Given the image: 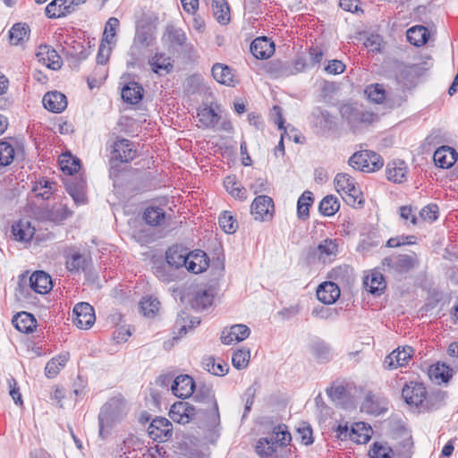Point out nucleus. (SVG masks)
I'll return each instance as SVG.
<instances>
[{"label":"nucleus","mask_w":458,"mask_h":458,"mask_svg":"<svg viewBox=\"0 0 458 458\" xmlns=\"http://www.w3.org/2000/svg\"><path fill=\"white\" fill-rule=\"evenodd\" d=\"M402 395L407 404L416 407L420 412H428L437 410L442 405L440 393H428L422 383L410 382L406 384Z\"/></svg>","instance_id":"f257e3e1"},{"label":"nucleus","mask_w":458,"mask_h":458,"mask_svg":"<svg viewBox=\"0 0 458 458\" xmlns=\"http://www.w3.org/2000/svg\"><path fill=\"white\" fill-rule=\"evenodd\" d=\"M193 398L196 402L201 403L204 407L199 408V411L210 428H216L220 424V413L218 404L212 386L199 384L196 385Z\"/></svg>","instance_id":"f03ea898"},{"label":"nucleus","mask_w":458,"mask_h":458,"mask_svg":"<svg viewBox=\"0 0 458 458\" xmlns=\"http://www.w3.org/2000/svg\"><path fill=\"white\" fill-rule=\"evenodd\" d=\"M292 437L284 424L277 425L274 428L269 437H261L255 446L257 454L264 458H273L278 451V448L286 446Z\"/></svg>","instance_id":"7ed1b4c3"},{"label":"nucleus","mask_w":458,"mask_h":458,"mask_svg":"<svg viewBox=\"0 0 458 458\" xmlns=\"http://www.w3.org/2000/svg\"><path fill=\"white\" fill-rule=\"evenodd\" d=\"M125 402L122 396L109 399L98 414L99 436L105 438L110 428L125 414Z\"/></svg>","instance_id":"20e7f679"},{"label":"nucleus","mask_w":458,"mask_h":458,"mask_svg":"<svg viewBox=\"0 0 458 458\" xmlns=\"http://www.w3.org/2000/svg\"><path fill=\"white\" fill-rule=\"evenodd\" d=\"M335 187L349 206L355 207L363 203L362 192L355 180L345 173H339L335 175Z\"/></svg>","instance_id":"39448f33"},{"label":"nucleus","mask_w":458,"mask_h":458,"mask_svg":"<svg viewBox=\"0 0 458 458\" xmlns=\"http://www.w3.org/2000/svg\"><path fill=\"white\" fill-rule=\"evenodd\" d=\"M419 265V259L415 252L411 254H393L382 260L383 270L393 275H403Z\"/></svg>","instance_id":"423d86ee"},{"label":"nucleus","mask_w":458,"mask_h":458,"mask_svg":"<svg viewBox=\"0 0 458 458\" xmlns=\"http://www.w3.org/2000/svg\"><path fill=\"white\" fill-rule=\"evenodd\" d=\"M340 114L347 122L352 130L356 131L362 125H369L374 122V113L366 110L357 104H344L340 107Z\"/></svg>","instance_id":"0eeeda50"},{"label":"nucleus","mask_w":458,"mask_h":458,"mask_svg":"<svg viewBox=\"0 0 458 458\" xmlns=\"http://www.w3.org/2000/svg\"><path fill=\"white\" fill-rule=\"evenodd\" d=\"M349 165L355 170L372 173L379 170L383 165V158L377 153L371 150L355 152L348 161Z\"/></svg>","instance_id":"6e6552de"},{"label":"nucleus","mask_w":458,"mask_h":458,"mask_svg":"<svg viewBox=\"0 0 458 458\" xmlns=\"http://www.w3.org/2000/svg\"><path fill=\"white\" fill-rule=\"evenodd\" d=\"M148 433L154 441L163 443L172 437L173 425L167 419L157 417L150 422Z\"/></svg>","instance_id":"1a4fd4ad"},{"label":"nucleus","mask_w":458,"mask_h":458,"mask_svg":"<svg viewBox=\"0 0 458 458\" xmlns=\"http://www.w3.org/2000/svg\"><path fill=\"white\" fill-rule=\"evenodd\" d=\"M274 202L267 195H259L254 199L250 206V213L255 220L267 221L272 219Z\"/></svg>","instance_id":"9d476101"},{"label":"nucleus","mask_w":458,"mask_h":458,"mask_svg":"<svg viewBox=\"0 0 458 458\" xmlns=\"http://www.w3.org/2000/svg\"><path fill=\"white\" fill-rule=\"evenodd\" d=\"M73 321L77 327L88 329L92 327L96 320L93 307L88 302L77 303L73 308Z\"/></svg>","instance_id":"9b49d317"},{"label":"nucleus","mask_w":458,"mask_h":458,"mask_svg":"<svg viewBox=\"0 0 458 458\" xmlns=\"http://www.w3.org/2000/svg\"><path fill=\"white\" fill-rule=\"evenodd\" d=\"M414 350L411 346L397 348L388 354L384 360V367L387 369H396L403 367L411 360Z\"/></svg>","instance_id":"f8f14e48"},{"label":"nucleus","mask_w":458,"mask_h":458,"mask_svg":"<svg viewBox=\"0 0 458 458\" xmlns=\"http://www.w3.org/2000/svg\"><path fill=\"white\" fill-rule=\"evenodd\" d=\"M198 412H199L198 411ZM197 414V410L187 402L174 403L169 411L170 418L180 424H186L190 422Z\"/></svg>","instance_id":"ddd939ff"},{"label":"nucleus","mask_w":458,"mask_h":458,"mask_svg":"<svg viewBox=\"0 0 458 458\" xmlns=\"http://www.w3.org/2000/svg\"><path fill=\"white\" fill-rule=\"evenodd\" d=\"M112 157L117 161L128 163L136 157V148L131 140L118 139L112 146Z\"/></svg>","instance_id":"4468645a"},{"label":"nucleus","mask_w":458,"mask_h":458,"mask_svg":"<svg viewBox=\"0 0 458 458\" xmlns=\"http://www.w3.org/2000/svg\"><path fill=\"white\" fill-rule=\"evenodd\" d=\"M250 329L244 324H236L225 327L221 334V342L224 344H233L249 337Z\"/></svg>","instance_id":"2eb2a0df"},{"label":"nucleus","mask_w":458,"mask_h":458,"mask_svg":"<svg viewBox=\"0 0 458 458\" xmlns=\"http://www.w3.org/2000/svg\"><path fill=\"white\" fill-rule=\"evenodd\" d=\"M65 267L72 274H78L85 270L87 258L76 248H68L64 250Z\"/></svg>","instance_id":"dca6fc26"},{"label":"nucleus","mask_w":458,"mask_h":458,"mask_svg":"<svg viewBox=\"0 0 458 458\" xmlns=\"http://www.w3.org/2000/svg\"><path fill=\"white\" fill-rule=\"evenodd\" d=\"M196 384L189 375H180L176 377L171 386L173 394L179 398H188L194 393Z\"/></svg>","instance_id":"f3484780"},{"label":"nucleus","mask_w":458,"mask_h":458,"mask_svg":"<svg viewBox=\"0 0 458 458\" xmlns=\"http://www.w3.org/2000/svg\"><path fill=\"white\" fill-rule=\"evenodd\" d=\"M314 255L322 263L331 262L338 254L336 239H325L314 250Z\"/></svg>","instance_id":"a211bd4d"},{"label":"nucleus","mask_w":458,"mask_h":458,"mask_svg":"<svg viewBox=\"0 0 458 458\" xmlns=\"http://www.w3.org/2000/svg\"><path fill=\"white\" fill-rule=\"evenodd\" d=\"M36 56L39 63L47 68L57 71L62 67V58L57 52L49 46H39Z\"/></svg>","instance_id":"6ab92c4d"},{"label":"nucleus","mask_w":458,"mask_h":458,"mask_svg":"<svg viewBox=\"0 0 458 458\" xmlns=\"http://www.w3.org/2000/svg\"><path fill=\"white\" fill-rule=\"evenodd\" d=\"M148 63L151 71L159 76L168 74L174 68L172 58L165 53L157 52Z\"/></svg>","instance_id":"aec40b11"},{"label":"nucleus","mask_w":458,"mask_h":458,"mask_svg":"<svg viewBox=\"0 0 458 458\" xmlns=\"http://www.w3.org/2000/svg\"><path fill=\"white\" fill-rule=\"evenodd\" d=\"M35 226L28 219H21L12 225V233L17 242H30L35 234Z\"/></svg>","instance_id":"412c9836"},{"label":"nucleus","mask_w":458,"mask_h":458,"mask_svg":"<svg viewBox=\"0 0 458 458\" xmlns=\"http://www.w3.org/2000/svg\"><path fill=\"white\" fill-rule=\"evenodd\" d=\"M250 52L258 59H267L275 52L274 42L267 37L257 38L251 42Z\"/></svg>","instance_id":"4be33fe9"},{"label":"nucleus","mask_w":458,"mask_h":458,"mask_svg":"<svg viewBox=\"0 0 458 458\" xmlns=\"http://www.w3.org/2000/svg\"><path fill=\"white\" fill-rule=\"evenodd\" d=\"M46 109L59 114L67 107V99L64 94L59 91H50L44 95L42 99Z\"/></svg>","instance_id":"5701e85b"},{"label":"nucleus","mask_w":458,"mask_h":458,"mask_svg":"<svg viewBox=\"0 0 458 458\" xmlns=\"http://www.w3.org/2000/svg\"><path fill=\"white\" fill-rule=\"evenodd\" d=\"M317 297L325 304H333L340 297V289L335 283L324 282L318 287Z\"/></svg>","instance_id":"b1692460"},{"label":"nucleus","mask_w":458,"mask_h":458,"mask_svg":"<svg viewBox=\"0 0 458 458\" xmlns=\"http://www.w3.org/2000/svg\"><path fill=\"white\" fill-rule=\"evenodd\" d=\"M433 159L438 167L449 168L455 163L457 152L449 146H442L435 151Z\"/></svg>","instance_id":"393cba45"},{"label":"nucleus","mask_w":458,"mask_h":458,"mask_svg":"<svg viewBox=\"0 0 458 458\" xmlns=\"http://www.w3.org/2000/svg\"><path fill=\"white\" fill-rule=\"evenodd\" d=\"M30 288L38 293L45 294L52 289V280L44 271H35L29 278Z\"/></svg>","instance_id":"a878e982"},{"label":"nucleus","mask_w":458,"mask_h":458,"mask_svg":"<svg viewBox=\"0 0 458 458\" xmlns=\"http://www.w3.org/2000/svg\"><path fill=\"white\" fill-rule=\"evenodd\" d=\"M408 168L406 164L401 160L389 162L386 168V174L388 181L394 183H402L406 180Z\"/></svg>","instance_id":"bb28decb"},{"label":"nucleus","mask_w":458,"mask_h":458,"mask_svg":"<svg viewBox=\"0 0 458 458\" xmlns=\"http://www.w3.org/2000/svg\"><path fill=\"white\" fill-rule=\"evenodd\" d=\"M208 267V259L202 250L189 252L186 268L194 274L205 271Z\"/></svg>","instance_id":"cd10ccee"},{"label":"nucleus","mask_w":458,"mask_h":458,"mask_svg":"<svg viewBox=\"0 0 458 458\" xmlns=\"http://www.w3.org/2000/svg\"><path fill=\"white\" fill-rule=\"evenodd\" d=\"M13 327L20 332L30 334L37 327V320L33 315L22 311L15 315L12 320Z\"/></svg>","instance_id":"c85d7f7f"},{"label":"nucleus","mask_w":458,"mask_h":458,"mask_svg":"<svg viewBox=\"0 0 458 458\" xmlns=\"http://www.w3.org/2000/svg\"><path fill=\"white\" fill-rule=\"evenodd\" d=\"M197 117L200 123L199 126L208 129L215 128L221 118L215 109L208 106L199 107L197 111Z\"/></svg>","instance_id":"c756f323"},{"label":"nucleus","mask_w":458,"mask_h":458,"mask_svg":"<svg viewBox=\"0 0 458 458\" xmlns=\"http://www.w3.org/2000/svg\"><path fill=\"white\" fill-rule=\"evenodd\" d=\"M212 76L220 84L232 87L234 85V74L233 70L223 64H215L212 67Z\"/></svg>","instance_id":"7c9ffc66"},{"label":"nucleus","mask_w":458,"mask_h":458,"mask_svg":"<svg viewBox=\"0 0 458 458\" xmlns=\"http://www.w3.org/2000/svg\"><path fill=\"white\" fill-rule=\"evenodd\" d=\"M189 252L177 246L171 247L166 250L165 259L169 266L175 268L186 267Z\"/></svg>","instance_id":"2f4dec72"},{"label":"nucleus","mask_w":458,"mask_h":458,"mask_svg":"<svg viewBox=\"0 0 458 458\" xmlns=\"http://www.w3.org/2000/svg\"><path fill=\"white\" fill-rule=\"evenodd\" d=\"M142 97L143 89L135 81L129 82L122 89V98L128 104H137L141 100Z\"/></svg>","instance_id":"473e14b6"},{"label":"nucleus","mask_w":458,"mask_h":458,"mask_svg":"<svg viewBox=\"0 0 458 458\" xmlns=\"http://www.w3.org/2000/svg\"><path fill=\"white\" fill-rule=\"evenodd\" d=\"M364 286L372 294H378L386 288V282L381 273L372 271L363 280Z\"/></svg>","instance_id":"72a5a7b5"},{"label":"nucleus","mask_w":458,"mask_h":458,"mask_svg":"<svg viewBox=\"0 0 458 458\" xmlns=\"http://www.w3.org/2000/svg\"><path fill=\"white\" fill-rule=\"evenodd\" d=\"M66 0H53L46 7V15L50 19L65 16L72 12Z\"/></svg>","instance_id":"f704fd0d"},{"label":"nucleus","mask_w":458,"mask_h":458,"mask_svg":"<svg viewBox=\"0 0 458 458\" xmlns=\"http://www.w3.org/2000/svg\"><path fill=\"white\" fill-rule=\"evenodd\" d=\"M406 35L408 41L416 47L425 45L429 38L428 30L421 25L410 28Z\"/></svg>","instance_id":"c9c22d12"},{"label":"nucleus","mask_w":458,"mask_h":458,"mask_svg":"<svg viewBox=\"0 0 458 458\" xmlns=\"http://www.w3.org/2000/svg\"><path fill=\"white\" fill-rule=\"evenodd\" d=\"M215 290L212 287L199 289L192 300V306L198 310H205L211 306L214 301Z\"/></svg>","instance_id":"e433bc0d"},{"label":"nucleus","mask_w":458,"mask_h":458,"mask_svg":"<svg viewBox=\"0 0 458 458\" xmlns=\"http://www.w3.org/2000/svg\"><path fill=\"white\" fill-rule=\"evenodd\" d=\"M224 186L226 191L234 199L244 200L247 199L246 190L237 181L235 175H228L224 180Z\"/></svg>","instance_id":"4c0bfd02"},{"label":"nucleus","mask_w":458,"mask_h":458,"mask_svg":"<svg viewBox=\"0 0 458 458\" xmlns=\"http://www.w3.org/2000/svg\"><path fill=\"white\" fill-rule=\"evenodd\" d=\"M70 355L68 352L62 353L55 358H52L46 365L45 374L48 378L55 377L64 368L69 360Z\"/></svg>","instance_id":"58836bf2"},{"label":"nucleus","mask_w":458,"mask_h":458,"mask_svg":"<svg viewBox=\"0 0 458 458\" xmlns=\"http://www.w3.org/2000/svg\"><path fill=\"white\" fill-rule=\"evenodd\" d=\"M30 27L25 23L14 24L9 31L10 43L17 46L28 40Z\"/></svg>","instance_id":"ea45409f"},{"label":"nucleus","mask_w":458,"mask_h":458,"mask_svg":"<svg viewBox=\"0 0 458 458\" xmlns=\"http://www.w3.org/2000/svg\"><path fill=\"white\" fill-rule=\"evenodd\" d=\"M372 429L364 422H356L351 428L352 441L355 443H367L370 439Z\"/></svg>","instance_id":"a19ab883"},{"label":"nucleus","mask_w":458,"mask_h":458,"mask_svg":"<svg viewBox=\"0 0 458 458\" xmlns=\"http://www.w3.org/2000/svg\"><path fill=\"white\" fill-rule=\"evenodd\" d=\"M313 201L314 199L311 191H306L301 195L297 202V216L300 219L306 220L309 218L310 208Z\"/></svg>","instance_id":"79ce46f5"},{"label":"nucleus","mask_w":458,"mask_h":458,"mask_svg":"<svg viewBox=\"0 0 458 458\" xmlns=\"http://www.w3.org/2000/svg\"><path fill=\"white\" fill-rule=\"evenodd\" d=\"M340 208V203L336 197L327 195L324 197L318 205V210L325 216H334Z\"/></svg>","instance_id":"37998d69"},{"label":"nucleus","mask_w":458,"mask_h":458,"mask_svg":"<svg viewBox=\"0 0 458 458\" xmlns=\"http://www.w3.org/2000/svg\"><path fill=\"white\" fill-rule=\"evenodd\" d=\"M143 217L147 224L157 226L164 223L165 212L159 207L150 206L144 211Z\"/></svg>","instance_id":"c03bdc74"},{"label":"nucleus","mask_w":458,"mask_h":458,"mask_svg":"<svg viewBox=\"0 0 458 458\" xmlns=\"http://www.w3.org/2000/svg\"><path fill=\"white\" fill-rule=\"evenodd\" d=\"M201 363L205 370L215 376H224L229 369L227 363L224 361L216 362L213 357L204 358Z\"/></svg>","instance_id":"a18cd8bd"},{"label":"nucleus","mask_w":458,"mask_h":458,"mask_svg":"<svg viewBox=\"0 0 458 458\" xmlns=\"http://www.w3.org/2000/svg\"><path fill=\"white\" fill-rule=\"evenodd\" d=\"M316 124L324 129H331L335 124L334 116L327 110L316 107L311 114Z\"/></svg>","instance_id":"49530a36"},{"label":"nucleus","mask_w":458,"mask_h":458,"mask_svg":"<svg viewBox=\"0 0 458 458\" xmlns=\"http://www.w3.org/2000/svg\"><path fill=\"white\" fill-rule=\"evenodd\" d=\"M212 7L214 15L219 23L226 24L230 21L229 6L225 0H214Z\"/></svg>","instance_id":"de8ad7c7"},{"label":"nucleus","mask_w":458,"mask_h":458,"mask_svg":"<svg viewBox=\"0 0 458 458\" xmlns=\"http://www.w3.org/2000/svg\"><path fill=\"white\" fill-rule=\"evenodd\" d=\"M165 35L169 42L174 46L183 47L186 45L187 37L182 29L169 25L165 29Z\"/></svg>","instance_id":"09e8293b"},{"label":"nucleus","mask_w":458,"mask_h":458,"mask_svg":"<svg viewBox=\"0 0 458 458\" xmlns=\"http://www.w3.org/2000/svg\"><path fill=\"white\" fill-rule=\"evenodd\" d=\"M250 359V351L247 347L236 350L232 356L233 366L237 369H245Z\"/></svg>","instance_id":"8fccbe9b"},{"label":"nucleus","mask_w":458,"mask_h":458,"mask_svg":"<svg viewBox=\"0 0 458 458\" xmlns=\"http://www.w3.org/2000/svg\"><path fill=\"white\" fill-rule=\"evenodd\" d=\"M60 166L64 173L72 175L80 170L81 162L79 158L71 155H63L60 159Z\"/></svg>","instance_id":"3c124183"},{"label":"nucleus","mask_w":458,"mask_h":458,"mask_svg":"<svg viewBox=\"0 0 458 458\" xmlns=\"http://www.w3.org/2000/svg\"><path fill=\"white\" fill-rule=\"evenodd\" d=\"M119 26V20L115 17H111L106 23L103 39L101 42L111 45L115 41L116 30Z\"/></svg>","instance_id":"603ef678"},{"label":"nucleus","mask_w":458,"mask_h":458,"mask_svg":"<svg viewBox=\"0 0 458 458\" xmlns=\"http://www.w3.org/2000/svg\"><path fill=\"white\" fill-rule=\"evenodd\" d=\"M154 39L153 34L150 30L146 27L137 29L133 44L140 47H148L152 44Z\"/></svg>","instance_id":"864d4df0"},{"label":"nucleus","mask_w":458,"mask_h":458,"mask_svg":"<svg viewBox=\"0 0 458 458\" xmlns=\"http://www.w3.org/2000/svg\"><path fill=\"white\" fill-rule=\"evenodd\" d=\"M393 450L386 444L376 442L369 451V458H391Z\"/></svg>","instance_id":"5fc2aeb1"},{"label":"nucleus","mask_w":458,"mask_h":458,"mask_svg":"<svg viewBox=\"0 0 458 458\" xmlns=\"http://www.w3.org/2000/svg\"><path fill=\"white\" fill-rule=\"evenodd\" d=\"M365 93L372 102L377 104L382 103L386 98L384 87L377 83L368 86L365 89Z\"/></svg>","instance_id":"6e6d98bb"},{"label":"nucleus","mask_w":458,"mask_h":458,"mask_svg":"<svg viewBox=\"0 0 458 458\" xmlns=\"http://www.w3.org/2000/svg\"><path fill=\"white\" fill-rule=\"evenodd\" d=\"M160 302L157 298L151 296L144 297L140 301L142 312L147 317H153L159 309Z\"/></svg>","instance_id":"4d7b16f0"},{"label":"nucleus","mask_w":458,"mask_h":458,"mask_svg":"<svg viewBox=\"0 0 458 458\" xmlns=\"http://www.w3.org/2000/svg\"><path fill=\"white\" fill-rule=\"evenodd\" d=\"M429 372L431 377L440 379L443 382H447L453 376L452 369L444 363H437L430 369Z\"/></svg>","instance_id":"13d9d810"},{"label":"nucleus","mask_w":458,"mask_h":458,"mask_svg":"<svg viewBox=\"0 0 458 458\" xmlns=\"http://www.w3.org/2000/svg\"><path fill=\"white\" fill-rule=\"evenodd\" d=\"M218 221L221 228L226 233H235L238 227L236 219L227 211L219 216Z\"/></svg>","instance_id":"bf43d9fd"},{"label":"nucleus","mask_w":458,"mask_h":458,"mask_svg":"<svg viewBox=\"0 0 458 458\" xmlns=\"http://www.w3.org/2000/svg\"><path fill=\"white\" fill-rule=\"evenodd\" d=\"M14 157V148L7 141H0V165H10Z\"/></svg>","instance_id":"052dcab7"},{"label":"nucleus","mask_w":458,"mask_h":458,"mask_svg":"<svg viewBox=\"0 0 458 458\" xmlns=\"http://www.w3.org/2000/svg\"><path fill=\"white\" fill-rule=\"evenodd\" d=\"M273 110L276 115V119L275 123H277L278 128L280 130L284 131V132L281 134L280 141H279L278 145L276 147V151H280V152H282V154H284V140L286 136H288V134L286 131V128L284 126V119H283L281 107L278 106H275L273 107Z\"/></svg>","instance_id":"680f3d73"},{"label":"nucleus","mask_w":458,"mask_h":458,"mask_svg":"<svg viewBox=\"0 0 458 458\" xmlns=\"http://www.w3.org/2000/svg\"><path fill=\"white\" fill-rule=\"evenodd\" d=\"M312 352L314 356L321 362L329 360L332 358L330 348L325 343H315L312 345Z\"/></svg>","instance_id":"e2e57ef3"},{"label":"nucleus","mask_w":458,"mask_h":458,"mask_svg":"<svg viewBox=\"0 0 458 458\" xmlns=\"http://www.w3.org/2000/svg\"><path fill=\"white\" fill-rule=\"evenodd\" d=\"M352 271V269L350 266H338L332 269L330 273V277L338 281L339 283L348 282Z\"/></svg>","instance_id":"0e129e2a"},{"label":"nucleus","mask_w":458,"mask_h":458,"mask_svg":"<svg viewBox=\"0 0 458 458\" xmlns=\"http://www.w3.org/2000/svg\"><path fill=\"white\" fill-rule=\"evenodd\" d=\"M72 215V212L68 209V208L64 205H59L57 207L53 208L49 212V219L60 223L65 219H67Z\"/></svg>","instance_id":"69168bd1"},{"label":"nucleus","mask_w":458,"mask_h":458,"mask_svg":"<svg viewBox=\"0 0 458 458\" xmlns=\"http://www.w3.org/2000/svg\"><path fill=\"white\" fill-rule=\"evenodd\" d=\"M398 458H411L412 455L413 442L411 436L406 434L403 439L399 443Z\"/></svg>","instance_id":"338daca9"},{"label":"nucleus","mask_w":458,"mask_h":458,"mask_svg":"<svg viewBox=\"0 0 458 458\" xmlns=\"http://www.w3.org/2000/svg\"><path fill=\"white\" fill-rule=\"evenodd\" d=\"M438 211L439 209L437 205L428 204L420 210V216L421 219H423L424 221H428L432 223L437 219Z\"/></svg>","instance_id":"774afa93"}]
</instances>
